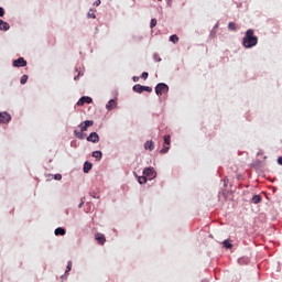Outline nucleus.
I'll return each mask as SVG.
<instances>
[{
	"instance_id": "29",
	"label": "nucleus",
	"mask_w": 282,
	"mask_h": 282,
	"mask_svg": "<svg viewBox=\"0 0 282 282\" xmlns=\"http://www.w3.org/2000/svg\"><path fill=\"white\" fill-rule=\"evenodd\" d=\"M90 197H94V199H100V195H98L96 192H90Z\"/></svg>"
},
{
	"instance_id": "5",
	"label": "nucleus",
	"mask_w": 282,
	"mask_h": 282,
	"mask_svg": "<svg viewBox=\"0 0 282 282\" xmlns=\"http://www.w3.org/2000/svg\"><path fill=\"white\" fill-rule=\"evenodd\" d=\"M12 120V116L8 112H0V123L6 124Z\"/></svg>"
},
{
	"instance_id": "16",
	"label": "nucleus",
	"mask_w": 282,
	"mask_h": 282,
	"mask_svg": "<svg viewBox=\"0 0 282 282\" xmlns=\"http://www.w3.org/2000/svg\"><path fill=\"white\" fill-rule=\"evenodd\" d=\"M164 145L170 147L171 145V135L166 134L163 137Z\"/></svg>"
},
{
	"instance_id": "27",
	"label": "nucleus",
	"mask_w": 282,
	"mask_h": 282,
	"mask_svg": "<svg viewBox=\"0 0 282 282\" xmlns=\"http://www.w3.org/2000/svg\"><path fill=\"white\" fill-rule=\"evenodd\" d=\"M72 272V261H68L67 267H66V271L65 274Z\"/></svg>"
},
{
	"instance_id": "21",
	"label": "nucleus",
	"mask_w": 282,
	"mask_h": 282,
	"mask_svg": "<svg viewBox=\"0 0 282 282\" xmlns=\"http://www.w3.org/2000/svg\"><path fill=\"white\" fill-rule=\"evenodd\" d=\"M223 246H224V248H227V249L232 248V243H230L228 240H224Z\"/></svg>"
},
{
	"instance_id": "22",
	"label": "nucleus",
	"mask_w": 282,
	"mask_h": 282,
	"mask_svg": "<svg viewBox=\"0 0 282 282\" xmlns=\"http://www.w3.org/2000/svg\"><path fill=\"white\" fill-rule=\"evenodd\" d=\"M83 123H84V126H86V128H88V129H89V127H94V121H91V120H86V121H84Z\"/></svg>"
},
{
	"instance_id": "14",
	"label": "nucleus",
	"mask_w": 282,
	"mask_h": 282,
	"mask_svg": "<svg viewBox=\"0 0 282 282\" xmlns=\"http://www.w3.org/2000/svg\"><path fill=\"white\" fill-rule=\"evenodd\" d=\"M65 232H66L65 228H63V227H58L55 229L56 237H58V236L64 237Z\"/></svg>"
},
{
	"instance_id": "9",
	"label": "nucleus",
	"mask_w": 282,
	"mask_h": 282,
	"mask_svg": "<svg viewBox=\"0 0 282 282\" xmlns=\"http://www.w3.org/2000/svg\"><path fill=\"white\" fill-rule=\"evenodd\" d=\"M116 107H118V101L116 99H110L108 105H106V109L108 111H112V109H116Z\"/></svg>"
},
{
	"instance_id": "7",
	"label": "nucleus",
	"mask_w": 282,
	"mask_h": 282,
	"mask_svg": "<svg viewBox=\"0 0 282 282\" xmlns=\"http://www.w3.org/2000/svg\"><path fill=\"white\" fill-rule=\"evenodd\" d=\"M93 102V99L91 97H87V96H84L82 97L78 101H77V106L78 107H83V105H91Z\"/></svg>"
},
{
	"instance_id": "35",
	"label": "nucleus",
	"mask_w": 282,
	"mask_h": 282,
	"mask_svg": "<svg viewBox=\"0 0 282 282\" xmlns=\"http://www.w3.org/2000/svg\"><path fill=\"white\" fill-rule=\"evenodd\" d=\"M80 76H83V73L78 72V75L74 77V80H78V78H80Z\"/></svg>"
},
{
	"instance_id": "40",
	"label": "nucleus",
	"mask_w": 282,
	"mask_h": 282,
	"mask_svg": "<svg viewBox=\"0 0 282 282\" xmlns=\"http://www.w3.org/2000/svg\"><path fill=\"white\" fill-rule=\"evenodd\" d=\"M242 261H243V259H239V260H238V263H241Z\"/></svg>"
},
{
	"instance_id": "38",
	"label": "nucleus",
	"mask_w": 282,
	"mask_h": 282,
	"mask_svg": "<svg viewBox=\"0 0 282 282\" xmlns=\"http://www.w3.org/2000/svg\"><path fill=\"white\" fill-rule=\"evenodd\" d=\"M278 164H280V166H282V156L278 158Z\"/></svg>"
},
{
	"instance_id": "30",
	"label": "nucleus",
	"mask_w": 282,
	"mask_h": 282,
	"mask_svg": "<svg viewBox=\"0 0 282 282\" xmlns=\"http://www.w3.org/2000/svg\"><path fill=\"white\" fill-rule=\"evenodd\" d=\"M153 58H154V61H155L156 63H160V61H162V58H160V55H158V53H155V54L153 55Z\"/></svg>"
},
{
	"instance_id": "11",
	"label": "nucleus",
	"mask_w": 282,
	"mask_h": 282,
	"mask_svg": "<svg viewBox=\"0 0 282 282\" xmlns=\"http://www.w3.org/2000/svg\"><path fill=\"white\" fill-rule=\"evenodd\" d=\"M0 30L3 32H8V30H10V24L3 20H0Z\"/></svg>"
},
{
	"instance_id": "6",
	"label": "nucleus",
	"mask_w": 282,
	"mask_h": 282,
	"mask_svg": "<svg viewBox=\"0 0 282 282\" xmlns=\"http://www.w3.org/2000/svg\"><path fill=\"white\" fill-rule=\"evenodd\" d=\"M87 141L93 142V144H98V142H100V137L96 132H91L87 137Z\"/></svg>"
},
{
	"instance_id": "8",
	"label": "nucleus",
	"mask_w": 282,
	"mask_h": 282,
	"mask_svg": "<svg viewBox=\"0 0 282 282\" xmlns=\"http://www.w3.org/2000/svg\"><path fill=\"white\" fill-rule=\"evenodd\" d=\"M28 62L23 57H19L13 62V67H25Z\"/></svg>"
},
{
	"instance_id": "42",
	"label": "nucleus",
	"mask_w": 282,
	"mask_h": 282,
	"mask_svg": "<svg viewBox=\"0 0 282 282\" xmlns=\"http://www.w3.org/2000/svg\"><path fill=\"white\" fill-rule=\"evenodd\" d=\"M202 282H208V280H203Z\"/></svg>"
},
{
	"instance_id": "18",
	"label": "nucleus",
	"mask_w": 282,
	"mask_h": 282,
	"mask_svg": "<svg viewBox=\"0 0 282 282\" xmlns=\"http://www.w3.org/2000/svg\"><path fill=\"white\" fill-rule=\"evenodd\" d=\"M251 202H252V204H260V202H261V195H254V196L251 198Z\"/></svg>"
},
{
	"instance_id": "28",
	"label": "nucleus",
	"mask_w": 282,
	"mask_h": 282,
	"mask_svg": "<svg viewBox=\"0 0 282 282\" xmlns=\"http://www.w3.org/2000/svg\"><path fill=\"white\" fill-rule=\"evenodd\" d=\"M155 25H158V20L152 19L151 22H150V28L153 29V28H155Z\"/></svg>"
},
{
	"instance_id": "20",
	"label": "nucleus",
	"mask_w": 282,
	"mask_h": 282,
	"mask_svg": "<svg viewBox=\"0 0 282 282\" xmlns=\"http://www.w3.org/2000/svg\"><path fill=\"white\" fill-rule=\"evenodd\" d=\"M170 41H171V43L175 44V43L180 42V37L176 34H174V35L170 36Z\"/></svg>"
},
{
	"instance_id": "12",
	"label": "nucleus",
	"mask_w": 282,
	"mask_h": 282,
	"mask_svg": "<svg viewBox=\"0 0 282 282\" xmlns=\"http://www.w3.org/2000/svg\"><path fill=\"white\" fill-rule=\"evenodd\" d=\"M144 149H145V151H153V149H155V145L153 144V141H147L144 143Z\"/></svg>"
},
{
	"instance_id": "36",
	"label": "nucleus",
	"mask_w": 282,
	"mask_h": 282,
	"mask_svg": "<svg viewBox=\"0 0 282 282\" xmlns=\"http://www.w3.org/2000/svg\"><path fill=\"white\" fill-rule=\"evenodd\" d=\"M3 14H6V11L0 7V17H3Z\"/></svg>"
},
{
	"instance_id": "3",
	"label": "nucleus",
	"mask_w": 282,
	"mask_h": 282,
	"mask_svg": "<svg viewBox=\"0 0 282 282\" xmlns=\"http://www.w3.org/2000/svg\"><path fill=\"white\" fill-rule=\"evenodd\" d=\"M158 174L155 173V170L153 167H145L143 170V176L145 177V180H155V176Z\"/></svg>"
},
{
	"instance_id": "31",
	"label": "nucleus",
	"mask_w": 282,
	"mask_h": 282,
	"mask_svg": "<svg viewBox=\"0 0 282 282\" xmlns=\"http://www.w3.org/2000/svg\"><path fill=\"white\" fill-rule=\"evenodd\" d=\"M169 147L167 145H163V149L160 151V153H169Z\"/></svg>"
},
{
	"instance_id": "26",
	"label": "nucleus",
	"mask_w": 282,
	"mask_h": 282,
	"mask_svg": "<svg viewBox=\"0 0 282 282\" xmlns=\"http://www.w3.org/2000/svg\"><path fill=\"white\" fill-rule=\"evenodd\" d=\"M21 85H25L28 83V75H23L20 79Z\"/></svg>"
},
{
	"instance_id": "23",
	"label": "nucleus",
	"mask_w": 282,
	"mask_h": 282,
	"mask_svg": "<svg viewBox=\"0 0 282 282\" xmlns=\"http://www.w3.org/2000/svg\"><path fill=\"white\" fill-rule=\"evenodd\" d=\"M74 133H75L76 138H78L79 140H83V131L82 130L80 131L75 130Z\"/></svg>"
},
{
	"instance_id": "24",
	"label": "nucleus",
	"mask_w": 282,
	"mask_h": 282,
	"mask_svg": "<svg viewBox=\"0 0 282 282\" xmlns=\"http://www.w3.org/2000/svg\"><path fill=\"white\" fill-rule=\"evenodd\" d=\"M79 129H80V131H82V133H85V131H87V126H85V123L84 122H82L80 124H79Z\"/></svg>"
},
{
	"instance_id": "1",
	"label": "nucleus",
	"mask_w": 282,
	"mask_h": 282,
	"mask_svg": "<svg viewBox=\"0 0 282 282\" xmlns=\"http://www.w3.org/2000/svg\"><path fill=\"white\" fill-rule=\"evenodd\" d=\"M259 43V39L254 36V30H247L245 37L242 40V45L246 50H250V47H254Z\"/></svg>"
},
{
	"instance_id": "34",
	"label": "nucleus",
	"mask_w": 282,
	"mask_h": 282,
	"mask_svg": "<svg viewBox=\"0 0 282 282\" xmlns=\"http://www.w3.org/2000/svg\"><path fill=\"white\" fill-rule=\"evenodd\" d=\"M83 206H85V197L82 198L78 208H82Z\"/></svg>"
},
{
	"instance_id": "2",
	"label": "nucleus",
	"mask_w": 282,
	"mask_h": 282,
	"mask_svg": "<svg viewBox=\"0 0 282 282\" xmlns=\"http://www.w3.org/2000/svg\"><path fill=\"white\" fill-rule=\"evenodd\" d=\"M156 96H162V94H169V85L160 83L155 86Z\"/></svg>"
},
{
	"instance_id": "13",
	"label": "nucleus",
	"mask_w": 282,
	"mask_h": 282,
	"mask_svg": "<svg viewBox=\"0 0 282 282\" xmlns=\"http://www.w3.org/2000/svg\"><path fill=\"white\" fill-rule=\"evenodd\" d=\"M93 158H95V160H97V162H100V160H102V152L101 151H94L93 152Z\"/></svg>"
},
{
	"instance_id": "33",
	"label": "nucleus",
	"mask_w": 282,
	"mask_h": 282,
	"mask_svg": "<svg viewBox=\"0 0 282 282\" xmlns=\"http://www.w3.org/2000/svg\"><path fill=\"white\" fill-rule=\"evenodd\" d=\"M54 180L61 181V180H63V175H61V174H55V175H54Z\"/></svg>"
},
{
	"instance_id": "37",
	"label": "nucleus",
	"mask_w": 282,
	"mask_h": 282,
	"mask_svg": "<svg viewBox=\"0 0 282 282\" xmlns=\"http://www.w3.org/2000/svg\"><path fill=\"white\" fill-rule=\"evenodd\" d=\"M132 80H133V83H138V80H140V77L134 76V77L132 78Z\"/></svg>"
},
{
	"instance_id": "15",
	"label": "nucleus",
	"mask_w": 282,
	"mask_h": 282,
	"mask_svg": "<svg viewBox=\"0 0 282 282\" xmlns=\"http://www.w3.org/2000/svg\"><path fill=\"white\" fill-rule=\"evenodd\" d=\"M94 165L91 164V162L86 161L84 163V173H89V170L93 167Z\"/></svg>"
},
{
	"instance_id": "41",
	"label": "nucleus",
	"mask_w": 282,
	"mask_h": 282,
	"mask_svg": "<svg viewBox=\"0 0 282 282\" xmlns=\"http://www.w3.org/2000/svg\"><path fill=\"white\" fill-rule=\"evenodd\" d=\"M171 1H172V0H167V4H169V6H171Z\"/></svg>"
},
{
	"instance_id": "19",
	"label": "nucleus",
	"mask_w": 282,
	"mask_h": 282,
	"mask_svg": "<svg viewBox=\"0 0 282 282\" xmlns=\"http://www.w3.org/2000/svg\"><path fill=\"white\" fill-rule=\"evenodd\" d=\"M96 10L90 9L87 13L88 19H96Z\"/></svg>"
},
{
	"instance_id": "17",
	"label": "nucleus",
	"mask_w": 282,
	"mask_h": 282,
	"mask_svg": "<svg viewBox=\"0 0 282 282\" xmlns=\"http://www.w3.org/2000/svg\"><path fill=\"white\" fill-rule=\"evenodd\" d=\"M135 177H137L139 184H147V176H144V175L143 176H138L135 174Z\"/></svg>"
},
{
	"instance_id": "32",
	"label": "nucleus",
	"mask_w": 282,
	"mask_h": 282,
	"mask_svg": "<svg viewBox=\"0 0 282 282\" xmlns=\"http://www.w3.org/2000/svg\"><path fill=\"white\" fill-rule=\"evenodd\" d=\"M141 78H143V80H147V78H149V73L143 72Z\"/></svg>"
},
{
	"instance_id": "39",
	"label": "nucleus",
	"mask_w": 282,
	"mask_h": 282,
	"mask_svg": "<svg viewBox=\"0 0 282 282\" xmlns=\"http://www.w3.org/2000/svg\"><path fill=\"white\" fill-rule=\"evenodd\" d=\"M94 6H100V0H96L95 2H94Z\"/></svg>"
},
{
	"instance_id": "25",
	"label": "nucleus",
	"mask_w": 282,
	"mask_h": 282,
	"mask_svg": "<svg viewBox=\"0 0 282 282\" xmlns=\"http://www.w3.org/2000/svg\"><path fill=\"white\" fill-rule=\"evenodd\" d=\"M228 30H237V24H235V22H229Z\"/></svg>"
},
{
	"instance_id": "10",
	"label": "nucleus",
	"mask_w": 282,
	"mask_h": 282,
	"mask_svg": "<svg viewBox=\"0 0 282 282\" xmlns=\"http://www.w3.org/2000/svg\"><path fill=\"white\" fill-rule=\"evenodd\" d=\"M95 239L98 241V243H100L101 246H105V241H107V239L105 238V235L102 234H96L95 235Z\"/></svg>"
},
{
	"instance_id": "4",
	"label": "nucleus",
	"mask_w": 282,
	"mask_h": 282,
	"mask_svg": "<svg viewBox=\"0 0 282 282\" xmlns=\"http://www.w3.org/2000/svg\"><path fill=\"white\" fill-rule=\"evenodd\" d=\"M132 89L133 91H135V94H142L143 91H148L149 94H151V91H153V88L149 86H142L140 84L134 85Z\"/></svg>"
}]
</instances>
